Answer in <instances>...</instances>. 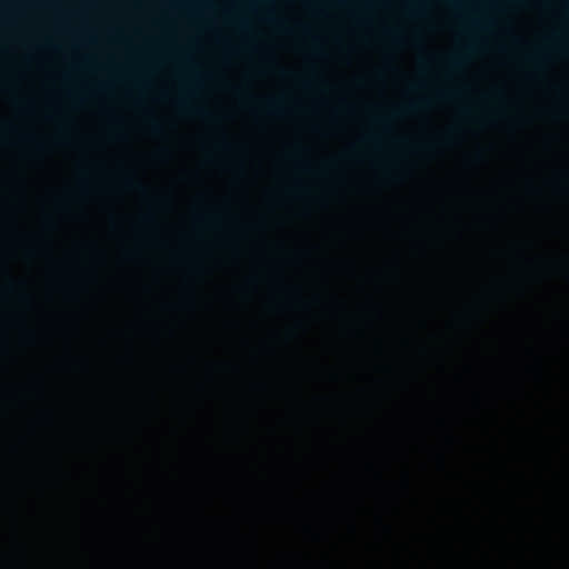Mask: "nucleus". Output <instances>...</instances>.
<instances>
[{
    "label": "nucleus",
    "mask_w": 569,
    "mask_h": 569,
    "mask_svg": "<svg viewBox=\"0 0 569 569\" xmlns=\"http://www.w3.org/2000/svg\"><path fill=\"white\" fill-rule=\"evenodd\" d=\"M151 128H152V130H153L154 132H158V131L160 130V126H159V123H157V122H153V123L151 124Z\"/></svg>",
    "instance_id": "4"
},
{
    "label": "nucleus",
    "mask_w": 569,
    "mask_h": 569,
    "mask_svg": "<svg viewBox=\"0 0 569 569\" xmlns=\"http://www.w3.org/2000/svg\"><path fill=\"white\" fill-rule=\"evenodd\" d=\"M462 62V56L461 54H455L452 57H450L449 59V63L452 66V67H458L460 66Z\"/></svg>",
    "instance_id": "2"
},
{
    "label": "nucleus",
    "mask_w": 569,
    "mask_h": 569,
    "mask_svg": "<svg viewBox=\"0 0 569 569\" xmlns=\"http://www.w3.org/2000/svg\"><path fill=\"white\" fill-rule=\"evenodd\" d=\"M416 108H417L416 103H410V104L406 106L405 108H402L401 111H412Z\"/></svg>",
    "instance_id": "3"
},
{
    "label": "nucleus",
    "mask_w": 569,
    "mask_h": 569,
    "mask_svg": "<svg viewBox=\"0 0 569 569\" xmlns=\"http://www.w3.org/2000/svg\"><path fill=\"white\" fill-rule=\"evenodd\" d=\"M280 107H281V104H280V101H279V100L272 99V100H269V101L267 102V109H268V111H270V112H277V111H279V110H280Z\"/></svg>",
    "instance_id": "1"
}]
</instances>
